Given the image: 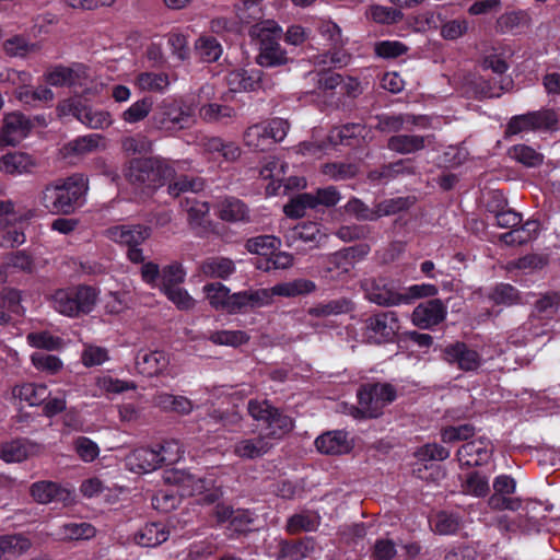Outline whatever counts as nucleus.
Returning <instances> with one entry per match:
<instances>
[{
	"instance_id": "obj_42",
	"label": "nucleus",
	"mask_w": 560,
	"mask_h": 560,
	"mask_svg": "<svg viewBox=\"0 0 560 560\" xmlns=\"http://www.w3.org/2000/svg\"><path fill=\"white\" fill-rule=\"evenodd\" d=\"M314 550V540L305 538L296 542L282 540L280 542L279 559L303 560Z\"/></svg>"
},
{
	"instance_id": "obj_21",
	"label": "nucleus",
	"mask_w": 560,
	"mask_h": 560,
	"mask_svg": "<svg viewBox=\"0 0 560 560\" xmlns=\"http://www.w3.org/2000/svg\"><path fill=\"white\" fill-rule=\"evenodd\" d=\"M125 462L127 469L135 474H148L161 466L160 453L148 447L133 450Z\"/></svg>"
},
{
	"instance_id": "obj_33",
	"label": "nucleus",
	"mask_w": 560,
	"mask_h": 560,
	"mask_svg": "<svg viewBox=\"0 0 560 560\" xmlns=\"http://www.w3.org/2000/svg\"><path fill=\"white\" fill-rule=\"evenodd\" d=\"M35 166L31 155L23 152H13L0 159V171L10 175L30 173Z\"/></svg>"
},
{
	"instance_id": "obj_2",
	"label": "nucleus",
	"mask_w": 560,
	"mask_h": 560,
	"mask_svg": "<svg viewBox=\"0 0 560 560\" xmlns=\"http://www.w3.org/2000/svg\"><path fill=\"white\" fill-rule=\"evenodd\" d=\"M86 190V179L82 175H73L47 186L42 195V203L51 213L67 214L81 203Z\"/></svg>"
},
{
	"instance_id": "obj_5",
	"label": "nucleus",
	"mask_w": 560,
	"mask_h": 560,
	"mask_svg": "<svg viewBox=\"0 0 560 560\" xmlns=\"http://www.w3.org/2000/svg\"><path fill=\"white\" fill-rule=\"evenodd\" d=\"M97 298L95 289L86 285L57 290L51 296L52 307L60 314L74 317L93 310Z\"/></svg>"
},
{
	"instance_id": "obj_54",
	"label": "nucleus",
	"mask_w": 560,
	"mask_h": 560,
	"mask_svg": "<svg viewBox=\"0 0 560 560\" xmlns=\"http://www.w3.org/2000/svg\"><path fill=\"white\" fill-rule=\"evenodd\" d=\"M30 547V540L22 535L0 536V558L5 555H22Z\"/></svg>"
},
{
	"instance_id": "obj_30",
	"label": "nucleus",
	"mask_w": 560,
	"mask_h": 560,
	"mask_svg": "<svg viewBox=\"0 0 560 560\" xmlns=\"http://www.w3.org/2000/svg\"><path fill=\"white\" fill-rule=\"evenodd\" d=\"M540 224L536 220H528L521 226L500 235V241L505 245H523L535 240L539 233Z\"/></svg>"
},
{
	"instance_id": "obj_22",
	"label": "nucleus",
	"mask_w": 560,
	"mask_h": 560,
	"mask_svg": "<svg viewBox=\"0 0 560 560\" xmlns=\"http://www.w3.org/2000/svg\"><path fill=\"white\" fill-rule=\"evenodd\" d=\"M150 235V230L142 225H114L105 231V236L118 244L138 246Z\"/></svg>"
},
{
	"instance_id": "obj_39",
	"label": "nucleus",
	"mask_w": 560,
	"mask_h": 560,
	"mask_svg": "<svg viewBox=\"0 0 560 560\" xmlns=\"http://www.w3.org/2000/svg\"><path fill=\"white\" fill-rule=\"evenodd\" d=\"M132 382L122 381L110 375H101L95 378V389L93 397H100L107 394H120L129 389H135Z\"/></svg>"
},
{
	"instance_id": "obj_35",
	"label": "nucleus",
	"mask_w": 560,
	"mask_h": 560,
	"mask_svg": "<svg viewBox=\"0 0 560 560\" xmlns=\"http://www.w3.org/2000/svg\"><path fill=\"white\" fill-rule=\"evenodd\" d=\"M316 284L307 279H294L288 282L277 283L271 287L272 298H295L315 291Z\"/></svg>"
},
{
	"instance_id": "obj_18",
	"label": "nucleus",
	"mask_w": 560,
	"mask_h": 560,
	"mask_svg": "<svg viewBox=\"0 0 560 560\" xmlns=\"http://www.w3.org/2000/svg\"><path fill=\"white\" fill-rule=\"evenodd\" d=\"M275 442L269 441L265 434L238 439L233 444V454L242 459H256L266 455Z\"/></svg>"
},
{
	"instance_id": "obj_41",
	"label": "nucleus",
	"mask_w": 560,
	"mask_h": 560,
	"mask_svg": "<svg viewBox=\"0 0 560 560\" xmlns=\"http://www.w3.org/2000/svg\"><path fill=\"white\" fill-rule=\"evenodd\" d=\"M320 524V517L317 513L304 511L292 515L288 522L285 529L289 534H298L300 532H314Z\"/></svg>"
},
{
	"instance_id": "obj_61",
	"label": "nucleus",
	"mask_w": 560,
	"mask_h": 560,
	"mask_svg": "<svg viewBox=\"0 0 560 560\" xmlns=\"http://www.w3.org/2000/svg\"><path fill=\"white\" fill-rule=\"evenodd\" d=\"M399 10L380 4L371 5L366 11V18L380 24H392L401 19Z\"/></svg>"
},
{
	"instance_id": "obj_34",
	"label": "nucleus",
	"mask_w": 560,
	"mask_h": 560,
	"mask_svg": "<svg viewBox=\"0 0 560 560\" xmlns=\"http://www.w3.org/2000/svg\"><path fill=\"white\" fill-rule=\"evenodd\" d=\"M31 495L40 503L47 504L57 500H66L69 492L52 481H38L32 485Z\"/></svg>"
},
{
	"instance_id": "obj_24",
	"label": "nucleus",
	"mask_w": 560,
	"mask_h": 560,
	"mask_svg": "<svg viewBox=\"0 0 560 560\" xmlns=\"http://www.w3.org/2000/svg\"><path fill=\"white\" fill-rule=\"evenodd\" d=\"M326 238V234L320 231V228L315 222L301 223L290 230L285 235V241L289 246H293L296 241L310 243L316 246Z\"/></svg>"
},
{
	"instance_id": "obj_36",
	"label": "nucleus",
	"mask_w": 560,
	"mask_h": 560,
	"mask_svg": "<svg viewBox=\"0 0 560 560\" xmlns=\"http://www.w3.org/2000/svg\"><path fill=\"white\" fill-rule=\"evenodd\" d=\"M81 73H84L83 66H58L45 73V81L52 86L73 85Z\"/></svg>"
},
{
	"instance_id": "obj_8",
	"label": "nucleus",
	"mask_w": 560,
	"mask_h": 560,
	"mask_svg": "<svg viewBox=\"0 0 560 560\" xmlns=\"http://www.w3.org/2000/svg\"><path fill=\"white\" fill-rule=\"evenodd\" d=\"M248 412L256 420L267 424L264 433L269 441L282 439L293 429V420L273 408L266 400L252 399L248 401Z\"/></svg>"
},
{
	"instance_id": "obj_13",
	"label": "nucleus",
	"mask_w": 560,
	"mask_h": 560,
	"mask_svg": "<svg viewBox=\"0 0 560 560\" xmlns=\"http://www.w3.org/2000/svg\"><path fill=\"white\" fill-rule=\"evenodd\" d=\"M364 290L368 300L380 306L402 305V292L398 290L394 281L387 279L366 281Z\"/></svg>"
},
{
	"instance_id": "obj_40",
	"label": "nucleus",
	"mask_w": 560,
	"mask_h": 560,
	"mask_svg": "<svg viewBox=\"0 0 560 560\" xmlns=\"http://www.w3.org/2000/svg\"><path fill=\"white\" fill-rule=\"evenodd\" d=\"M12 395L20 401H25L30 406L42 404L47 398V386L43 384L26 383L15 386Z\"/></svg>"
},
{
	"instance_id": "obj_32",
	"label": "nucleus",
	"mask_w": 560,
	"mask_h": 560,
	"mask_svg": "<svg viewBox=\"0 0 560 560\" xmlns=\"http://www.w3.org/2000/svg\"><path fill=\"white\" fill-rule=\"evenodd\" d=\"M219 217L229 222H247L249 220V210L240 199L226 197L218 203Z\"/></svg>"
},
{
	"instance_id": "obj_3",
	"label": "nucleus",
	"mask_w": 560,
	"mask_h": 560,
	"mask_svg": "<svg viewBox=\"0 0 560 560\" xmlns=\"http://www.w3.org/2000/svg\"><path fill=\"white\" fill-rule=\"evenodd\" d=\"M153 128L165 132H177L195 122L194 108L183 101L165 98L150 118Z\"/></svg>"
},
{
	"instance_id": "obj_48",
	"label": "nucleus",
	"mask_w": 560,
	"mask_h": 560,
	"mask_svg": "<svg viewBox=\"0 0 560 560\" xmlns=\"http://www.w3.org/2000/svg\"><path fill=\"white\" fill-rule=\"evenodd\" d=\"M281 246L280 238L273 235H259L246 241L245 247L250 254L269 256Z\"/></svg>"
},
{
	"instance_id": "obj_16",
	"label": "nucleus",
	"mask_w": 560,
	"mask_h": 560,
	"mask_svg": "<svg viewBox=\"0 0 560 560\" xmlns=\"http://www.w3.org/2000/svg\"><path fill=\"white\" fill-rule=\"evenodd\" d=\"M493 453L490 440L480 438L465 443L457 451V459L462 466H479L488 463Z\"/></svg>"
},
{
	"instance_id": "obj_47",
	"label": "nucleus",
	"mask_w": 560,
	"mask_h": 560,
	"mask_svg": "<svg viewBox=\"0 0 560 560\" xmlns=\"http://www.w3.org/2000/svg\"><path fill=\"white\" fill-rule=\"evenodd\" d=\"M203 292L213 308L228 312L231 299L230 289L228 287L220 282L208 283L203 287Z\"/></svg>"
},
{
	"instance_id": "obj_17",
	"label": "nucleus",
	"mask_w": 560,
	"mask_h": 560,
	"mask_svg": "<svg viewBox=\"0 0 560 560\" xmlns=\"http://www.w3.org/2000/svg\"><path fill=\"white\" fill-rule=\"evenodd\" d=\"M31 121L21 113L5 115L0 135V143L15 145L20 143L31 130Z\"/></svg>"
},
{
	"instance_id": "obj_63",
	"label": "nucleus",
	"mask_w": 560,
	"mask_h": 560,
	"mask_svg": "<svg viewBox=\"0 0 560 560\" xmlns=\"http://www.w3.org/2000/svg\"><path fill=\"white\" fill-rule=\"evenodd\" d=\"M186 272L182 265L174 262L163 268L159 287L164 292L167 288L178 287L185 279Z\"/></svg>"
},
{
	"instance_id": "obj_62",
	"label": "nucleus",
	"mask_w": 560,
	"mask_h": 560,
	"mask_svg": "<svg viewBox=\"0 0 560 560\" xmlns=\"http://www.w3.org/2000/svg\"><path fill=\"white\" fill-rule=\"evenodd\" d=\"M199 116L207 122H213L224 118H232L235 116V112L230 106L210 103L200 107Z\"/></svg>"
},
{
	"instance_id": "obj_56",
	"label": "nucleus",
	"mask_w": 560,
	"mask_h": 560,
	"mask_svg": "<svg viewBox=\"0 0 560 560\" xmlns=\"http://www.w3.org/2000/svg\"><path fill=\"white\" fill-rule=\"evenodd\" d=\"M510 155L512 159L516 160L517 162L522 163L527 167H535L540 165L544 159L541 153L537 152L532 147L525 144L514 145L510 150Z\"/></svg>"
},
{
	"instance_id": "obj_6",
	"label": "nucleus",
	"mask_w": 560,
	"mask_h": 560,
	"mask_svg": "<svg viewBox=\"0 0 560 560\" xmlns=\"http://www.w3.org/2000/svg\"><path fill=\"white\" fill-rule=\"evenodd\" d=\"M173 174V166L159 159H135L126 170V177L130 183L145 185L148 188H155Z\"/></svg>"
},
{
	"instance_id": "obj_23",
	"label": "nucleus",
	"mask_w": 560,
	"mask_h": 560,
	"mask_svg": "<svg viewBox=\"0 0 560 560\" xmlns=\"http://www.w3.org/2000/svg\"><path fill=\"white\" fill-rule=\"evenodd\" d=\"M40 446L26 440H15L0 445V458L7 463H20L38 454Z\"/></svg>"
},
{
	"instance_id": "obj_14",
	"label": "nucleus",
	"mask_w": 560,
	"mask_h": 560,
	"mask_svg": "<svg viewBox=\"0 0 560 560\" xmlns=\"http://www.w3.org/2000/svg\"><path fill=\"white\" fill-rule=\"evenodd\" d=\"M444 359L465 372L477 371L482 365L481 354L464 342H454L444 349Z\"/></svg>"
},
{
	"instance_id": "obj_38",
	"label": "nucleus",
	"mask_w": 560,
	"mask_h": 560,
	"mask_svg": "<svg viewBox=\"0 0 560 560\" xmlns=\"http://www.w3.org/2000/svg\"><path fill=\"white\" fill-rule=\"evenodd\" d=\"M15 97L23 104L37 106L40 104H49L54 101V92L47 86H22L15 91Z\"/></svg>"
},
{
	"instance_id": "obj_10",
	"label": "nucleus",
	"mask_w": 560,
	"mask_h": 560,
	"mask_svg": "<svg viewBox=\"0 0 560 560\" xmlns=\"http://www.w3.org/2000/svg\"><path fill=\"white\" fill-rule=\"evenodd\" d=\"M400 329L395 312H381L365 322V337L371 343H385L395 339Z\"/></svg>"
},
{
	"instance_id": "obj_49",
	"label": "nucleus",
	"mask_w": 560,
	"mask_h": 560,
	"mask_svg": "<svg viewBox=\"0 0 560 560\" xmlns=\"http://www.w3.org/2000/svg\"><path fill=\"white\" fill-rule=\"evenodd\" d=\"M428 118L424 116L416 117L411 115L402 116H387L383 115L378 118L377 128L382 131L390 132L398 131L402 128L404 124H413L425 126Z\"/></svg>"
},
{
	"instance_id": "obj_53",
	"label": "nucleus",
	"mask_w": 560,
	"mask_h": 560,
	"mask_svg": "<svg viewBox=\"0 0 560 560\" xmlns=\"http://www.w3.org/2000/svg\"><path fill=\"white\" fill-rule=\"evenodd\" d=\"M108 360L109 351L107 348L93 343H84L81 353V362L85 368L98 366Z\"/></svg>"
},
{
	"instance_id": "obj_45",
	"label": "nucleus",
	"mask_w": 560,
	"mask_h": 560,
	"mask_svg": "<svg viewBox=\"0 0 560 560\" xmlns=\"http://www.w3.org/2000/svg\"><path fill=\"white\" fill-rule=\"evenodd\" d=\"M425 138L415 135H397L388 140V148L400 154H409L424 148Z\"/></svg>"
},
{
	"instance_id": "obj_11",
	"label": "nucleus",
	"mask_w": 560,
	"mask_h": 560,
	"mask_svg": "<svg viewBox=\"0 0 560 560\" xmlns=\"http://www.w3.org/2000/svg\"><path fill=\"white\" fill-rule=\"evenodd\" d=\"M413 203L411 198H395L378 203L375 209H369L359 199H352L346 205V211L361 220H376L383 215H390L409 208Z\"/></svg>"
},
{
	"instance_id": "obj_46",
	"label": "nucleus",
	"mask_w": 560,
	"mask_h": 560,
	"mask_svg": "<svg viewBox=\"0 0 560 560\" xmlns=\"http://www.w3.org/2000/svg\"><path fill=\"white\" fill-rule=\"evenodd\" d=\"M104 145V138L98 133H91L70 141L65 147L66 153L84 155L98 150Z\"/></svg>"
},
{
	"instance_id": "obj_25",
	"label": "nucleus",
	"mask_w": 560,
	"mask_h": 560,
	"mask_svg": "<svg viewBox=\"0 0 560 560\" xmlns=\"http://www.w3.org/2000/svg\"><path fill=\"white\" fill-rule=\"evenodd\" d=\"M170 358L163 351L140 352L137 355V369L145 376H154L162 373L168 365Z\"/></svg>"
},
{
	"instance_id": "obj_26",
	"label": "nucleus",
	"mask_w": 560,
	"mask_h": 560,
	"mask_svg": "<svg viewBox=\"0 0 560 560\" xmlns=\"http://www.w3.org/2000/svg\"><path fill=\"white\" fill-rule=\"evenodd\" d=\"M170 530L162 523H148L133 536L137 545L142 547H156L167 540Z\"/></svg>"
},
{
	"instance_id": "obj_52",
	"label": "nucleus",
	"mask_w": 560,
	"mask_h": 560,
	"mask_svg": "<svg viewBox=\"0 0 560 560\" xmlns=\"http://www.w3.org/2000/svg\"><path fill=\"white\" fill-rule=\"evenodd\" d=\"M153 107L151 97H142L132 103L126 110L122 112L121 118L127 124H136L143 120Z\"/></svg>"
},
{
	"instance_id": "obj_44",
	"label": "nucleus",
	"mask_w": 560,
	"mask_h": 560,
	"mask_svg": "<svg viewBox=\"0 0 560 560\" xmlns=\"http://www.w3.org/2000/svg\"><path fill=\"white\" fill-rule=\"evenodd\" d=\"M154 405L164 411L187 415L192 410L191 401L184 396L160 393L154 397Z\"/></svg>"
},
{
	"instance_id": "obj_29",
	"label": "nucleus",
	"mask_w": 560,
	"mask_h": 560,
	"mask_svg": "<svg viewBox=\"0 0 560 560\" xmlns=\"http://www.w3.org/2000/svg\"><path fill=\"white\" fill-rule=\"evenodd\" d=\"M260 79V71L257 69H236L228 74L226 83L232 92L253 91Z\"/></svg>"
},
{
	"instance_id": "obj_4",
	"label": "nucleus",
	"mask_w": 560,
	"mask_h": 560,
	"mask_svg": "<svg viewBox=\"0 0 560 560\" xmlns=\"http://www.w3.org/2000/svg\"><path fill=\"white\" fill-rule=\"evenodd\" d=\"M282 28L273 20H265L255 24L250 34L260 42L258 63L264 67H275L287 62V54L281 48L278 39L281 37Z\"/></svg>"
},
{
	"instance_id": "obj_50",
	"label": "nucleus",
	"mask_w": 560,
	"mask_h": 560,
	"mask_svg": "<svg viewBox=\"0 0 560 560\" xmlns=\"http://www.w3.org/2000/svg\"><path fill=\"white\" fill-rule=\"evenodd\" d=\"M26 340L31 347L48 351L60 350L65 346V342L60 337L46 330L30 332L26 336Z\"/></svg>"
},
{
	"instance_id": "obj_59",
	"label": "nucleus",
	"mask_w": 560,
	"mask_h": 560,
	"mask_svg": "<svg viewBox=\"0 0 560 560\" xmlns=\"http://www.w3.org/2000/svg\"><path fill=\"white\" fill-rule=\"evenodd\" d=\"M205 187V180L201 177L180 176L168 185V194L177 197L183 192H198Z\"/></svg>"
},
{
	"instance_id": "obj_28",
	"label": "nucleus",
	"mask_w": 560,
	"mask_h": 560,
	"mask_svg": "<svg viewBox=\"0 0 560 560\" xmlns=\"http://www.w3.org/2000/svg\"><path fill=\"white\" fill-rule=\"evenodd\" d=\"M288 165L277 158H269L262 165L259 174L264 179L271 182L266 186V194L273 196L282 186L283 176L287 172Z\"/></svg>"
},
{
	"instance_id": "obj_60",
	"label": "nucleus",
	"mask_w": 560,
	"mask_h": 560,
	"mask_svg": "<svg viewBox=\"0 0 560 560\" xmlns=\"http://www.w3.org/2000/svg\"><path fill=\"white\" fill-rule=\"evenodd\" d=\"M352 310V302L347 299L330 301L326 304L312 307L308 313L313 316H329L348 313Z\"/></svg>"
},
{
	"instance_id": "obj_27",
	"label": "nucleus",
	"mask_w": 560,
	"mask_h": 560,
	"mask_svg": "<svg viewBox=\"0 0 560 560\" xmlns=\"http://www.w3.org/2000/svg\"><path fill=\"white\" fill-rule=\"evenodd\" d=\"M463 94L468 97H499L501 92L497 90L489 81L476 74L464 77L460 88Z\"/></svg>"
},
{
	"instance_id": "obj_58",
	"label": "nucleus",
	"mask_w": 560,
	"mask_h": 560,
	"mask_svg": "<svg viewBox=\"0 0 560 560\" xmlns=\"http://www.w3.org/2000/svg\"><path fill=\"white\" fill-rule=\"evenodd\" d=\"M31 361L36 370L50 375L57 374L63 368L60 358L52 354L35 352L31 355Z\"/></svg>"
},
{
	"instance_id": "obj_9",
	"label": "nucleus",
	"mask_w": 560,
	"mask_h": 560,
	"mask_svg": "<svg viewBox=\"0 0 560 560\" xmlns=\"http://www.w3.org/2000/svg\"><path fill=\"white\" fill-rule=\"evenodd\" d=\"M57 109L60 116L73 115L80 122L92 129H105L113 124L108 112L94 108L78 98L62 101Z\"/></svg>"
},
{
	"instance_id": "obj_1",
	"label": "nucleus",
	"mask_w": 560,
	"mask_h": 560,
	"mask_svg": "<svg viewBox=\"0 0 560 560\" xmlns=\"http://www.w3.org/2000/svg\"><path fill=\"white\" fill-rule=\"evenodd\" d=\"M163 480L165 483L178 487L179 494L168 491H159L152 504L156 510L170 512L174 510L180 502L179 497L201 494L210 489L211 480L197 477L184 469L167 468L163 471Z\"/></svg>"
},
{
	"instance_id": "obj_57",
	"label": "nucleus",
	"mask_w": 560,
	"mask_h": 560,
	"mask_svg": "<svg viewBox=\"0 0 560 560\" xmlns=\"http://www.w3.org/2000/svg\"><path fill=\"white\" fill-rule=\"evenodd\" d=\"M314 208L313 194H300L293 197L289 203L283 207L284 213L290 218H302L307 209Z\"/></svg>"
},
{
	"instance_id": "obj_7",
	"label": "nucleus",
	"mask_w": 560,
	"mask_h": 560,
	"mask_svg": "<svg viewBox=\"0 0 560 560\" xmlns=\"http://www.w3.org/2000/svg\"><path fill=\"white\" fill-rule=\"evenodd\" d=\"M289 131V122L272 118L249 126L243 136L244 144L254 151H265L273 143L281 142Z\"/></svg>"
},
{
	"instance_id": "obj_51",
	"label": "nucleus",
	"mask_w": 560,
	"mask_h": 560,
	"mask_svg": "<svg viewBox=\"0 0 560 560\" xmlns=\"http://www.w3.org/2000/svg\"><path fill=\"white\" fill-rule=\"evenodd\" d=\"M198 56L206 62L217 61L222 55L220 43L212 36H201L195 44Z\"/></svg>"
},
{
	"instance_id": "obj_64",
	"label": "nucleus",
	"mask_w": 560,
	"mask_h": 560,
	"mask_svg": "<svg viewBox=\"0 0 560 560\" xmlns=\"http://www.w3.org/2000/svg\"><path fill=\"white\" fill-rule=\"evenodd\" d=\"M489 299L494 304L510 306L520 302V294L511 284L502 283L493 289Z\"/></svg>"
},
{
	"instance_id": "obj_31",
	"label": "nucleus",
	"mask_w": 560,
	"mask_h": 560,
	"mask_svg": "<svg viewBox=\"0 0 560 560\" xmlns=\"http://www.w3.org/2000/svg\"><path fill=\"white\" fill-rule=\"evenodd\" d=\"M133 83L142 92L164 93L171 80L164 72L143 71L135 77Z\"/></svg>"
},
{
	"instance_id": "obj_19",
	"label": "nucleus",
	"mask_w": 560,
	"mask_h": 560,
	"mask_svg": "<svg viewBox=\"0 0 560 560\" xmlns=\"http://www.w3.org/2000/svg\"><path fill=\"white\" fill-rule=\"evenodd\" d=\"M318 452L327 455H342L349 453L353 442L349 439L348 432L343 430L328 431L315 440Z\"/></svg>"
},
{
	"instance_id": "obj_12",
	"label": "nucleus",
	"mask_w": 560,
	"mask_h": 560,
	"mask_svg": "<svg viewBox=\"0 0 560 560\" xmlns=\"http://www.w3.org/2000/svg\"><path fill=\"white\" fill-rule=\"evenodd\" d=\"M359 404L369 417H377L383 407L396 398V390L389 384H373L358 394Z\"/></svg>"
},
{
	"instance_id": "obj_55",
	"label": "nucleus",
	"mask_w": 560,
	"mask_h": 560,
	"mask_svg": "<svg viewBox=\"0 0 560 560\" xmlns=\"http://www.w3.org/2000/svg\"><path fill=\"white\" fill-rule=\"evenodd\" d=\"M209 340L215 345L238 347L249 340V336L243 330H218L209 336Z\"/></svg>"
},
{
	"instance_id": "obj_37",
	"label": "nucleus",
	"mask_w": 560,
	"mask_h": 560,
	"mask_svg": "<svg viewBox=\"0 0 560 560\" xmlns=\"http://www.w3.org/2000/svg\"><path fill=\"white\" fill-rule=\"evenodd\" d=\"M200 271L208 278L226 279L235 271V265L229 258L212 257L200 265Z\"/></svg>"
},
{
	"instance_id": "obj_20",
	"label": "nucleus",
	"mask_w": 560,
	"mask_h": 560,
	"mask_svg": "<svg viewBox=\"0 0 560 560\" xmlns=\"http://www.w3.org/2000/svg\"><path fill=\"white\" fill-rule=\"evenodd\" d=\"M180 205L182 208L187 212L190 228L198 235L207 234L210 228L209 203L207 201H200L196 198H185Z\"/></svg>"
},
{
	"instance_id": "obj_15",
	"label": "nucleus",
	"mask_w": 560,
	"mask_h": 560,
	"mask_svg": "<svg viewBox=\"0 0 560 560\" xmlns=\"http://www.w3.org/2000/svg\"><path fill=\"white\" fill-rule=\"evenodd\" d=\"M447 314V306L439 299L420 303L411 314L415 326L429 329L442 323Z\"/></svg>"
},
{
	"instance_id": "obj_43",
	"label": "nucleus",
	"mask_w": 560,
	"mask_h": 560,
	"mask_svg": "<svg viewBox=\"0 0 560 560\" xmlns=\"http://www.w3.org/2000/svg\"><path fill=\"white\" fill-rule=\"evenodd\" d=\"M96 529L90 523L70 522L59 527L55 534L58 538L65 540L91 539L95 536Z\"/></svg>"
}]
</instances>
